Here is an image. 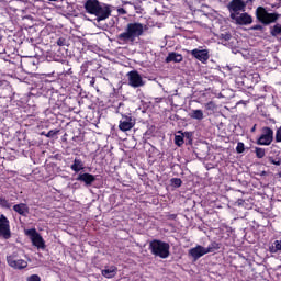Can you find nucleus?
I'll use <instances>...</instances> for the list:
<instances>
[{
	"instance_id": "nucleus-39",
	"label": "nucleus",
	"mask_w": 281,
	"mask_h": 281,
	"mask_svg": "<svg viewBox=\"0 0 281 281\" xmlns=\"http://www.w3.org/2000/svg\"><path fill=\"white\" fill-rule=\"evenodd\" d=\"M48 1H65V0H48Z\"/></svg>"
},
{
	"instance_id": "nucleus-20",
	"label": "nucleus",
	"mask_w": 281,
	"mask_h": 281,
	"mask_svg": "<svg viewBox=\"0 0 281 281\" xmlns=\"http://www.w3.org/2000/svg\"><path fill=\"white\" fill-rule=\"evenodd\" d=\"M192 120L202 121L204 119L202 110H192L190 113Z\"/></svg>"
},
{
	"instance_id": "nucleus-15",
	"label": "nucleus",
	"mask_w": 281,
	"mask_h": 281,
	"mask_svg": "<svg viewBox=\"0 0 281 281\" xmlns=\"http://www.w3.org/2000/svg\"><path fill=\"white\" fill-rule=\"evenodd\" d=\"M77 181L83 182L86 186H91L95 182V176L91 173H79Z\"/></svg>"
},
{
	"instance_id": "nucleus-32",
	"label": "nucleus",
	"mask_w": 281,
	"mask_h": 281,
	"mask_svg": "<svg viewBox=\"0 0 281 281\" xmlns=\"http://www.w3.org/2000/svg\"><path fill=\"white\" fill-rule=\"evenodd\" d=\"M67 45V41L63 37L57 40V46L63 47Z\"/></svg>"
},
{
	"instance_id": "nucleus-17",
	"label": "nucleus",
	"mask_w": 281,
	"mask_h": 281,
	"mask_svg": "<svg viewBox=\"0 0 281 281\" xmlns=\"http://www.w3.org/2000/svg\"><path fill=\"white\" fill-rule=\"evenodd\" d=\"M117 273V268L115 266L111 267H105L102 271L101 274L106 278V279H112L116 276Z\"/></svg>"
},
{
	"instance_id": "nucleus-36",
	"label": "nucleus",
	"mask_w": 281,
	"mask_h": 281,
	"mask_svg": "<svg viewBox=\"0 0 281 281\" xmlns=\"http://www.w3.org/2000/svg\"><path fill=\"white\" fill-rule=\"evenodd\" d=\"M117 12H119V14H126L125 9H123V8H119Z\"/></svg>"
},
{
	"instance_id": "nucleus-8",
	"label": "nucleus",
	"mask_w": 281,
	"mask_h": 281,
	"mask_svg": "<svg viewBox=\"0 0 281 281\" xmlns=\"http://www.w3.org/2000/svg\"><path fill=\"white\" fill-rule=\"evenodd\" d=\"M273 140V131L270 127H263L262 134L257 140L259 146H270Z\"/></svg>"
},
{
	"instance_id": "nucleus-37",
	"label": "nucleus",
	"mask_w": 281,
	"mask_h": 281,
	"mask_svg": "<svg viewBox=\"0 0 281 281\" xmlns=\"http://www.w3.org/2000/svg\"><path fill=\"white\" fill-rule=\"evenodd\" d=\"M278 3L277 4H273L272 8H281V0H277Z\"/></svg>"
},
{
	"instance_id": "nucleus-1",
	"label": "nucleus",
	"mask_w": 281,
	"mask_h": 281,
	"mask_svg": "<svg viewBox=\"0 0 281 281\" xmlns=\"http://www.w3.org/2000/svg\"><path fill=\"white\" fill-rule=\"evenodd\" d=\"M85 9L88 14H94L99 23L100 21H105V19H109L111 14L110 5L100 3L98 0H87L85 3Z\"/></svg>"
},
{
	"instance_id": "nucleus-35",
	"label": "nucleus",
	"mask_w": 281,
	"mask_h": 281,
	"mask_svg": "<svg viewBox=\"0 0 281 281\" xmlns=\"http://www.w3.org/2000/svg\"><path fill=\"white\" fill-rule=\"evenodd\" d=\"M27 281H41V277H38V274H32L29 277Z\"/></svg>"
},
{
	"instance_id": "nucleus-14",
	"label": "nucleus",
	"mask_w": 281,
	"mask_h": 281,
	"mask_svg": "<svg viewBox=\"0 0 281 281\" xmlns=\"http://www.w3.org/2000/svg\"><path fill=\"white\" fill-rule=\"evenodd\" d=\"M189 255L196 261L201 257L207 255V249L206 247L198 245L189 250Z\"/></svg>"
},
{
	"instance_id": "nucleus-16",
	"label": "nucleus",
	"mask_w": 281,
	"mask_h": 281,
	"mask_svg": "<svg viewBox=\"0 0 281 281\" xmlns=\"http://www.w3.org/2000/svg\"><path fill=\"white\" fill-rule=\"evenodd\" d=\"M13 211L24 217L30 214V207L25 203H19L13 205Z\"/></svg>"
},
{
	"instance_id": "nucleus-25",
	"label": "nucleus",
	"mask_w": 281,
	"mask_h": 281,
	"mask_svg": "<svg viewBox=\"0 0 281 281\" xmlns=\"http://www.w3.org/2000/svg\"><path fill=\"white\" fill-rule=\"evenodd\" d=\"M255 153L258 159H262L266 156L265 149L260 147H256Z\"/></svg>"
},
{
	"instance_id": "nucleus-26",
	"label": "nucleus",
	"mask_w": 281,
	"mask_h": 281,
	"mask_svg": "<svg viewBox=\"0 0 281 281\" xmlns=\"http://www.w3.org/2000/svg\"><path fill=\"white\" fill-rule=\"evenodd\" d=\"M175 144L178 147H181L183 145V136L182 135H176L175 137Z\"/></svg>"
},
{
	"instance_id": "nucleus-30",
	"label": "nucleus",
	"mask_w": 281,
	"mask_h": 281,
	"mask_svg": "<svg viewBox=\"0 0 281 281\" xmlns=\"http://www.w3.org/2000/svg\"><path fill=\"white\" fill-rule=\"evenodd\" d=\"M220 40L228 42L231 40V34L225 32L220 35Z\"/></svg>"
},
{
	"instance_id": "nucleus-38",
	"label": "nucleus",
	"mask_w": 281,
	"mask_h": 281,
	"mask_svg": "<svg viewBox=\"0 0 281 281\" xmlns=\"http://www.w3.org/2000/svg\"><path fill=\"white\" fill-rule=\"evenodd\" d=\"M255 130H256V125L251 128V132L254 133V132H255Z\"/></svg>"
},
{
	"instance_id": "nucleus-22",
	"label": "nucleus",
	"mask_w": 281,
	"mask_h": 281,
	"mask_svg": "<svg viewBox=\"0 0 281 281\" xmlns=\"http://www.w3.org/2000/svg\"><path fill=\"white\" fill-rule=\"evenodd\" d=\"M281 251V240H276L271 246H270V252L271 254H277Z\"/></svg>"
},
{
	"instance_id": "nucleus-40",
	"label": "nucleus",
	"mask_w": 281,
	"mask_h": 281,
	"mask_svg": "<svg viewBox=\"0 0 281 281\" xmlns=\"http://www.w3.org/2000/svg\"><path fill=\"white\" fill-rule=\"evenodd\" d=\"M42 136H46L45 132H42Z\"/></svg>"
},
{
	"instance_id": "nucleus-29",
	"label": "nucleus",
	"mask_w": 281,
	"mask_h": 281,
	"mask_svg": "<svg viewBox=\"0 0 281 281\" xmlns=\"http://www.w3.org/2000/svg\"><path fill=\"white\" fill-rule=\"evenodd\" d=\"M56 135H58V130H50L48 131V133L46 134L47 138H54Z\"/></svg>"
},
{
	"instance_id": "nucleus-21",
	"label": "nucleus",
	"mask_w": 281,
	"mask_h": 281,
	"mask_svg": "<svg viewBox=\"0 0 281 281\" xmlns=\"http://www.w3.org/2000/svg\"><path fill=\"white\" fill-rule=\"evenodd\" d=\"M271 36L278 37L281 36V24H276L274 26L271 27L270 30Z\"/></svg>"
},
{
	"instance_id": "nucleus-18",
	"label": "nucleus",
	"mask_w": 281,
	"mask_h": 281,
	"mask_svg": "<svg viewBox=\"0 0 281 281\" xmlns=\"http://www.w3.org/2000/svg\"><path fill=\"white\" fill-rule=\"evenodd\" d=\"M182 55L181 54H178V53H169V55L167 56L166 58V63L167 64H170V63H175V64H179L182 61Z\"/></svg>"
},
{
	"instance_id": "nucleus-6",
	"label": "nucleus",
	"mask_w": 281,
	"mask_h": 281,
	"mask_svg": "<svg viewBox=\"0 0 281 281\" xmlns=\"http://www.w3.org/2000/svg\"><path fill=\"white\" fill-rule=\"evenodd\" d=\"M0 237L9 240L12 237V232L10 231V220L4 214H0Z\"/></svg>"
},
{
	"instance_id": "nucleus-27",
	"label": "nucleus",
	"mask_w": 281,
	"mask_h": 281,
	"mask_svg": "<svg viewBox=\"0 0 281 281\" xmlns=\"http://www.w3.org/2000/svg\"><path fill=\"white\" fill-rule=\"evenodd\" d=\"M215 109H216V105L214 104V102H207L206 104H205V110L206 111H211V112H213V111H215Z\"/></svg>"
},
{
	"instance_id": "nucleus-31",
	"label": "nucleus",
	"mask_w": 281,
	"mask_h": 281,
	"mask_svg": "<svg viewBox=\"0 0 281 281\" xmlns=\"http://www.w3.org/2000/svg\"><path fill=\"white\" fill-rule=\"evenodd\" d=\"M171 182L176 188H180L182 184V181L179 178H173Z\"/></svg>"
},
{
	"instance_id": "nucleus-5",
	"label": "nucleus",
	"mask_w": 281,
	"mask_h": 281,
	"mask_svg": "<svg viewBox=\"0 0 281 281\" xmlns=\"http://www.w3.org/2000/svg\"><path fill=\"white\" fill-rule=\"evenodd\" d=\"M7 263L15 270H23L27 268V262L24 259L19 258L16 254L7 256Z\"/></svg>"
},
{
	"instance_id": "nucleus-19",
	"label": "nucleus",
	"mask_w": 281,
	"mask_h": 281,
	"mask_svg": "<svg viewBox=\"0 0 281 281\" xmlns=\"http://www.w3.org/2000/svg\"><path fill=\"white\" fill-rule=\"evenodd\" d=\"M70 169L74 172L78 173V172L85 170V164L82 162L81 159L75 158L74 164L70 166Z\"/></svg>"
},
{
	"instance_id": "nucleus-28",
	"label": "nucleus",
	"mask_w": 281,
	"mask_h": 281,
	"mask_svg": "<svg viewBox=\"0 0 281 281\" xmlns=\"http://www.w3.org/2000/svg\"><path fill=\"white\" fill-rule=\"evenodd\" d=\"M236 151H237V154H243L245 151L244 143H241V142L237 143Z\"/></svg>"
},
{
	"instance_id": "nucleus-11",
	"label": "nucleus",
	"mask_w": 281,
	"mask_h": 281,
	"mask_svg": "<svg viewBox=\"0 0 281 281\" xmlns=\"http://www.w3.org/2000/svg\"><path fill=\"white\" fill-rule=\"evenodd\" d=\"M135 125V121L127 115L122 116L120 124H119V128L121 132H128L131 131Z\"/></svg>"
},
{
	"instance_id": "nucleus-33",
	"label": "nucleus",
	"mask_w": 281,
	"mask_h": 281,
	"mask_svg": "<svg viewBox=\"0 0 281 281\" xmlns=\"http://www.w3.org/2000/svg\"><path fill=\"white\" fill-rule=\"evenodd\" d=\"M270 164L274 166H281V160L280 159H273L272 157L269 158Z\"/></svg>"
},
{
	"instance_id": "nucleus-9",
	"label": "nucleus",
	"mask_w": 281,
	"mask_h": 281,
	"mask_svg": "<svg viewBox=\"0 0 281 281\" xmlns=\"http://www.w3.org/2000/svg\"><path fill=\"white\" fill-rule=\"evenodd\" d=\"M128 85L132 88H140L144 87L145 82L143 81L142 77L137 71H130L128 72Z\"/></svg>"
},
{
	"instance_id": "nucleus-13",
	"label": "nucleus",
	"mask_w": 281,
	"mask_h": 281,
	"mask_svg": "<svg viewBox=\"0 0 281 281\" xmlns=\"http://www.w3.org/2000/svg\"><path fill=\"white\" fill-rule=\"evenodd\" d=\"M191 55L193 58H195L196 60H199L202 64H205L210 58L207 49L195 48V49L191 50Z\"/></svg>"
},
{
	"instance_id": "nucleus-2",
	"label": "nucleus",
	"mask_w": 281,
	"mask_h": 281,
	"mask_svg": "<svg viewBox=\"0 0 281 281\" xmlns=\"http://www.w3.org/2000/svg\"><path fill=\"white\" fill-rule=\"evenodd\" d=\"M144 32V25L142 23H128L126 25L125 32L119 34L117 41L121 42V44H133L134 41L143 35Z\"/></svg>"
},
{
	"instance_id": "nucleus-23",
	"label": "nucleus",
	"mask_w": 281,
	"mask_h": 281,
	"mask_svg": "<svg viewBox=\"0 0 281 281\" xmlns=\"http://www.w3.org/2000/svg\"><path fill=\"white\" fill-rule=\"evenodd\" d=\"M207 254H212L220 249V245L216 241L211 243L207 247H205Z\"/></svg>"
},
{
	"instance_id": "nucleus-24",
	"label": "nucleus",
	"mask_w": 281,
	"mask_h": 281,
	"mask_svg": "<svg viewBox=\"0 0 281 281\" xmlns=\"http://www.w3.org/2000/svg\"><path fill=\"white\" fill-rule=\"evenodd\" d=\"M0 207L10 210V207H12V204L9 203L7 199L0 196Z\"/></svg>"
},
{
	"instance_id": "nucleus-3",
	"label": "nucleus",
	"mask_w": 281,
	"mask_h": 281,
	"mask_svg": "<svg viewBox=\"0 0 281 281\" xmlns=\"http://www.w3.org/2000/svg\"><path fill=\"white\" fill-rule=\"evenodd\" d=\"M149 248L151 254L156 257L161 259H167L169 257L170 246L166 241L154 239L150 241Z\"/></svg>"
},
{
	"instance_id": "nucleus-7",
	"label": "nucleus",
	"mask_w": 281,
	"mask_h": 281,
	"mask_svg": "<svg viewBox=\"0 0 281 281\" xmlns=\"http://www.w3.org/2000/svg\"><path fill=\"white\" fill-rule=\"evenodd\" d=\"M25 234L31 237L33 246L37 249H45V239H43V236L35 228L27 229Z\"/></svg>"
},
{
	"instance_id": "nucleus-4",
	"label": "nucleus",
	"mask_w": 281,
	"mask_h": 281,
	"mask_svg": "<svg viewBox=\"0 0 281 281\" xmlns=\"http://www.w3.org/2000/svg\"><path fill=\"white\" fill-rule=\"evenodd\" d=\"M279 14L277 13H268L262 7L257 9V18L261 21L262 24H271L274 23L279 19Z\"/></svg>"
},
{
	"instance_id": "nucleus-34",
	"label": "nucleus",
	"mask_w": 281,
	"mask_h": 281,
	"mask_svg": "<svg viewBox=\"0 0 281 281\" xmlns=\"http://www.w3.org/2000/svg\"><path fill=\"white\" fill-rule=\"evenodd\" d=\"M276 140L277 143H281V126L277 131Z\"/></svg>"
},
{
	"instance_id": "nucleus-10",
	"label": "nucleus",
	"mask_w": 281,
	"mask_h": 281,
	"mask_svg": "<svg viewBox=\"0 0 281 281\" xmlns=\"http://www.w3.org/2000/svg\"><path fill=\"white\" fill-rule=\"evenodd\" d=\"M231 19L233 21H236V24L238 25H249L252 22L251 16L247 13H231Z\"/></svg>"
},
{
	"instance_id": "nucleus-12",
	"label": "nucleus",
	"mask_w": 281,
	"mask_h": 281,
	"mask_svg": "<svg viewBox=\"0 0 281 281\" xmlns=\"http://www.w3.org/2000/svg\"><path fill=\"white\" fill-rule=\"evenodd\" d=\"M228 8L231 10V14H239V12H244L246 2L243 0H233Z\"/></svg>"
}]
</instances>
